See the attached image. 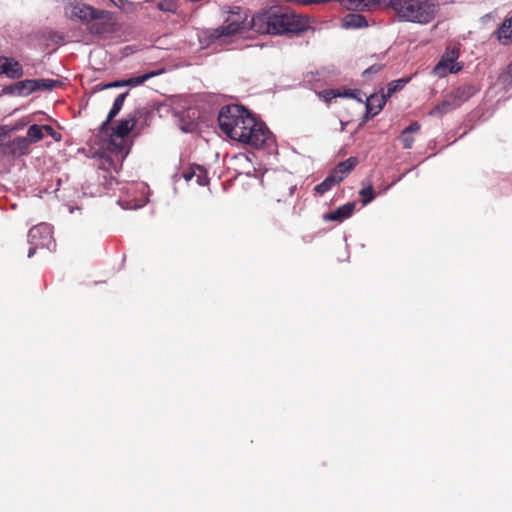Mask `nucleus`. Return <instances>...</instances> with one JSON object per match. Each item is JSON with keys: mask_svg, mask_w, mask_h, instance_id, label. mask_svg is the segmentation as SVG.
I'll return each instance as SVG.
<instances>
[{"mask_svg": "<svg viewBox=\"0 0 512 512\" xmlns=\"http://www.w3.org/2000/svg\"><path fill=\"white\" fill-rule=\"evenodd\" d=\"M221 131L232 140L248 144L256 149L270 147L273 136L263 122H258L247 109L239 105H227L218 114Z\"/></svg>", "mask_w": 512, "mask_h": 512, "instance_id": "obj_1", "label": "nucleus"}, {"mask_svg": "<svg viewBox=\"0 0 512 512\" xmlns=\"http://www.w3.org/2000/svg\"><path fill=\"white\" fill-rule=\"evenodd\" d=\"M251 27L259 33L299 34L308 28V23L289 7L272 6L254 15Z\"/></svg>", "mask_w": 512, "mask_h": 512, "instance_id": "obj_2", "label": "nucleus"}, {"mask_svg": "<svg viewBox=\"0 0 512 512\" xmlns=\"http://www.w3.org/2000/svg\"><path fill=\"white\" fill-rule=\"evenodd\" d=\"M65 15L71 20H80L88 25L92 35H103L114 32V14L107 10L96 9L84 3L70 4L65 7Z\"/></svg>", "mask_w": 512, "mask_h": 512, "instance_id": "obj_3", "label": "nucleus"}, {"mask_svg": "<svg viewBox=\"0 0 512 512\" xmlns=\"http://www.w3.org/2000/svg\"><path fill=\"white\" fill-rule=\"evenodd\" d=\"M383 6L391 9L401 22L428 24L437 13L432 0H383Z\"/></svg>", "mask_w": 512, "mask_h": 512, "instance_id": "obj_4", "label": "nucleus"}, {"mask_svg": "<svg viewBox=\"0 0 512 512\" xmlns=\"http://www.w3.org/2000/svg\"><path fill=\"white\" fill-rule=\"evenodd\" d=\"M117 184L113 173L103 167L97 168L91 173L82 185L84 194L91 197H99L112 189Z\"/></svg>", "mask_w": 512, "mask_h": 512, "instance_id": "obj_5", "label": "nucleus"}, {"mask_svg": "<svg viewBox=\"0 0 512 512\" xmlns=\"http://www.w3.org/2000/svg\"><path fill=\"white\" fill-rule=\"evenodd\" d=\"M245 19L246 17L240 13H231L221 26L207 30L205 37L209 42H225L227 39L242 33L246 29Z\"/></svg>", "mask_w": 512, "mask_h": 512, "instance_id": "obj_6", "label": "nucleus"}, {"mask_svg": "<svg viewBox=\"0 0 512 512\" xmlns=\"http://www.w3.org/2000/svg\"><path fill=\"white\" fill-rule=\"evenodd\" d=\"M459 57V50L456 47H447L439 62L433 68V74L439 78L445 77L448 73H457L463 65L456 62Z\"/></svg>", "mask_w": 512, "mask_h": 512, "instance_id": "obj_7", "label": "nucleus"}, {"mask_svg": "<svg viewBox=\"0 0 512 512\" xmlns=\"http://www.w3.org/2000/svg\"><path fill=\"white\" fill-rule=\"evenodd\" d=\"M31 141L26 137H16L8 143L0 145V154L18 158L29 153Z\"/></svg>", "mask_w": 512, "mask_h": 512, "instance_id": "obj_8", "label": "nucleus"}, {"mask_svg": "<svg viewBox=\"0 0 512 512\" xmlns=\"http://www.w3.org/2000/svg\"><path fill=\"white\" fill-rule=\"evenodd\" d=\"M183 178L189 182L195 178V181L200 186H206L209 184V178L207 170L200 165H190L183 171Z\"/></svg>", "mask_w": 512, "mask_h": 512, "instance_id": "obj_9", "label": "nucleus"}, {"mask_svg": "<svg viewBox=\"0 0 512 512\" xmlns=\"http://www.w3.org/2000/svg\"><path fill=\"white\" fill-rule=\"evenodd\" d=\"M355 207L356 205L354 202H348L339 206L336 210L324 214L323 218L325 221L342 222L352 216Z\"/></svg>", "mask_w": 512, "mask_h": 512, "instance_id": "obj_10", "label": "nucleus"}, {"mask_svg": "<svg viewBox=\"0 0 512 512\" xmlns=\"http://www.w3.org/2000/svg\"><path fill=\"white\" fill-rule=\"evenodd\" d=\"M387 101L386 96L382 95H371L366 101V116L365 120L376 116L384 107Z\"/></svg>", "mask_w": 512, "mask_h": 512, "instance_id": "obj_11", "label": "nucleus"}, {"mask_svg": "<svg viewBox=\"0 0 512 512\" xmlns=\"http://www.w3.org/2000/svg\"><path fill=\"white\" fill-rule=\"evenodd\" d=\"M340 4L348 10L364 11L371 10L378 5L383 6V0H341Z\"/></svg>", "mask_w": 512, "mask_h": 512, "instance_id": "obj_12", "label": "nucleus"}, {"mask_svg": "<svg viewBox=\"0 0 512 512\" xmlns=\"http://www.w3.org/2000/svg\"><path fill=\"white\" fill-rule=\"evenodd\" d=\"M358 159L356 157H349L345 161L338 163L335 168L331 171L333 175L340 182L356 167Z\"/></svg>", "mask_w": 512, "mask_h": 512, "instance_id": "obj_13", "label": "nucleus"}, {"mask_svg": "<svg viewBox=\"0 0 512 512\" xmlns=\"http://www.w3.org/2000/svg\"><path fill=\"white\" fill-rule=\"evenodd\" d=\"M459 106L454 101L452 96L448 93L444 96L443 100L435 105L430 111V116L444 115L450 111L457 109Z\"/></svg>", "mask_w": 512, "mask_h": 512, "instance_id": "obj_14", "label": "nucleus"}, {"mask_svg": "<svg viewBox=\"0 0 512 512\" xmlns=\"http://www.w3.org/2000/svg\"><path fill=\"white\" fill-rule=\"evenodd\" d=\"M476 93V89L472 85H461L454 90H452L449 94L452 96L454 101L460 107L464 102L470 99Z\"/></svg>", "mask_w": 512, "mask_h": 512, "instance_id": "obj_15", "label": "nucleus"}, {"mask_svg": "<svg viewBox=\"0 0 512 512\" xmlns=\"http://www.w3.org/2000/svg\"><path fill=\"white\" fill-rule=\"evenodd\" d=\"M421 125L414 121L409 126H407L400 134V141L404 149H411L415 142L413 134H416L420 131Z\"/></svg>", "mask_w": 512, "mask_h": 512, "instance_id": "obj_16", "label": "nucleus"}, {"mask_svg": "<svg viewBox=\"0 0 512 512\" xmlns=\"http://www.w3.org/2000/svg\"><path fill=\"white\" fill-rule=\"evenodd\" d=\"M495 35L502 45L512 44V16L503 21L501 26L495 31Z\"/></svg>", "mask_w": 512, "mask_h": 512, "instance_id": "obj_17", "label": "nucleus"}, {"mask_svg": "<svg viewBox=\"0 0 512 512\" xmlns=\"http://www.w3.org/2000/svg\"><path fill=\"white\" fill-rule=\"evenodd\" d=\"M368 22L362 14L350 13L343 17L342 27L346 29H357L367 27Z\"/></svg>", "mask_w": 512, "mask_h": 512, "instance_id": "obj_18", "label": "nucleus"}, {"mask_svg": "<svg viewBox=\"0 0 512 512\" xmlns=\"http://www.w3.org/2000/svg\"><path fill=\"white\" fill-rule=\"evenodd\" d=\"M137 122L136 115H130L128 118L121 120L114 129V135L120 138L127 136L135 127Z\"/></svg>", "mask_w": 512, "mask_h": 512, "instance_id": "obj_19", "label": "nucleus"}, {"mask_svg": "<svg viewBox=\"0 0 512 512\" xmlns=\"http://www.w3.org/2000/svg\"><path fill=\"white\" fill-rule=\"evenodd\" d=\"M318 97L326 103H330L333 99L337 97H349L356 98L355 91L345 90L340 92L338 89H326L318 92Z\"/></svg>", "mask_w": 512, "mask_h": 512, "instance_id": "obj_20", "label": "nucleus"}, {"mask_svg": "<svg viewBox=\"0 0 512 512\" xmlns=\"http://www.w3.org/2000/svg\"><path fill=\"white\" fill-rule=\"evenodd\" d=\"M37 82L34 79H26L15 83L9 87L11 90H15L19 96H28L32 92L37 90Z\"/></svg>", "mask_w": 512, "mask_h": 512, "instance_id": "obj_21", "label": "nucleus"}, {"mask_svg": "<svg viewBox=\"0 0 512 512\" xmlns=\"http://www.w3.org/2000/svg\"><path fill=\"white\" fill-rule=\"evenodd\" d=\"M5 74L7 77L11 79H19L23 76V67L22 65L13 58H8V64H6Z\"/></svg>", "mask_w": 512, "mask_h": 512, "instance_id": "obj_22", "label": "nucleus"}, {"mask_svg": "<svg viewBox=\"0 0 512 512\" xmlns=\"http://www.w3.org/2000/svg\"><path fill=\"white\" fill-rule=\"evenodd\" d=\"M331 172L329 175L319 184H317L314 188L315 192L322 195L329 191L335 184L340 183L339 180Z\"/></svg>", "mask_w": 512, "mask_h": 512, "instance_id": "obj_23", "label": "nucleus"}, {"mask_svg": "<svg viewBox=\"0 0 512 512\" xmlns=\"http://www.w3.org/2000/svg\"><path fill=\"white\" fill-rule=\"evenodd\" d=\"M359 195L361 196V202L364 206L371 203L375 199L376 194L371 182H363V186L359 190Z\"/></svg>", "mask_w": 512, "mask_h": 512, "instance_id": "obj_24", "label": "nucleus"}, {"mask_svg": "<svg viewBox=\"0 0 512 512\" xmlns=\"http://www.w3.org/2000/svg\"><path fill=\"white\" fill-rule=\"evenodd\" d=\"M410 81V77L394 80L387 85L386 93H383L386 98H390L394 93L402 90L405 85Z\"/></svg>", "mask_w": 512, "mask_h": 512, "instance_id": "obj_25", "label": "nucleus"}, {"mask_svg": "<svg viewBox=\"0 0 512 512\" xmlns=\"http://www.w3.org/2000/svg\"><path fill=\"white\" fill-rule=\"evenodd\" d=\"M31 143H36L44 138V125L33 124L27 130V137Z\"/></svg>", "mask_w": 512, "mask_h": 512, "instance_id": "obj_26", "label": "nucleus"}, {"mask_svg": "<svg viewBox=\"0 0 512 512\" xmlns=\"http://www.w3.org/2000/svg\"><path fill=\"white\" fill-rule=\"evenodd\" d=\"M128 94H129V92L126 91L124 93L119 94L116 97V99L114 100V103L112 105V108L110 109V111L108 113L109 120H113L118 115V113L120 112V110L123 107L124 101H125L126 97L128 96Z\"/></svg>", "mask_w": 512, "mask_h": 512, "instance_id": "obj_27", "label": "nucleus"}, {"mask_svg": "<svg viewBox=\"0 0 512 512\" xmlns=\"http://www.w3.org/2000/svg\"><path fill=\"white\" fill-rule=\"evenodd\" d=\"M160 72H149L144 75H140L137 77H131L129 79L123 80L124 86H138L143 84L145 81L149 80L150 78L158 75Z\"/></svg>", "mask_w": 512, "mask_h": 512, "instance_id": "obj_28", "label": "nucleus"}, {"mask_svg": "<svg viewBox=\"0 0 512 512\" xmlns=\"http://www.w3.org/2000/svg\"><path fill=\"white\" fill-rule=\"evenodd\" d=\"M158 8L164 12L175 13L178 9L177 0H160L157 4Z\"/></svg>", "mask_w": 512, "mask_h": 512, "instance_id": "obj_29", "label": "nucleus"}, {"mask_svg": "<svg viewBox=\"0 0 512 512\" xmlns=\"http://www.w3.org/2000/svg\"><path fill=\"white\" fill-rule=\"evenodd\" d=\"M37 82V90H51L55 87L57 81L52 79H34Z\"/></svg>", "mask_w": 512, "mask_h": 512, "instance_id": "obj_30", "label": "nucleus"}, {"mask_svg": "<svg viewBox=\"0 0 512 512\" xmlns=\"http://www.w3.org/2000/svg\"><path fill=\"white\" fill-rule=\"evenodd\" d=\"M382 68H383L382 64H373L363 71L362 76L366 80H370L373 77V75L380 72L382 70Z\"/></svg>", "mask_w": 512, "mask_h": 512, "instance_id": "obj_31", "label": "nucleus"}, {"mask_svg": "<svg viewBox=\"0 0 512 512\" xmlns=\"http://www.w3.org/2000/svg\"><path fill=\"white\" fill-rule=\"evenodd\" d=\"M44 132L51 136L56 142H60L62 140V135L55 131L50 125H44Z\"/></svg>", "mask_w": 512, "mask_h": 512, "instance_id": "obj_32", "label": "nucleus"}, {"mask_svg": "<svg viewBox=\"0 0 512 512\" xmlns=\"http://www.w3.org/2000/svg\"><path fill=\"white\" fill-rule=\"evenodd\" d=\"M124 86V83H123V80H117V81H113V82H110V83H106L104 85L105 88H119V87H123Z\"/></svg>", "mask_w": 512, "mask_h": 512, "instance_id": "obj_33", "label": "nucleus"}, {"mask_svg": "<svg viewBox=\"0 0 512 512\" xmlns=\"http://www.w3.org/2000/svg\"><path fill=\"white\" fill-rule=\"evenodd\" d=\"M6 64H8V57L0 56V74L7 72Z\"/></svg>", "mask_w": 512, "mask_h": 512, "instance_id": "obj_34", "label": "nucleus"}, {"mask_svg": "<svg viewBox=\"0 0 512 512\" xmlns=\"http://www.w3.org/2000/svg\"><path fill=\"white\" fill-rule=\"evenodd\" d=\"M111 121H112V120H109V115H107L106 120H105V121L101 124V126H100V131H101V132L106 131V130L108 129L109 124H110V122H111Z\"/></svg>", "mask_w": 512, "mask_h": 512, "instance_id": "obj_35", "label": "nucleus"}, {"mask_svg": "<svg viewBox=\"0 0 512 512\" xmlns=\"http://www.w3.org/2000/svg\"><path fill=\"white\" fill-rule=\"evenodd\" d=\"M7 126H0V141L8 134Z\"/></svg>", "mask_w": 512, "mask_h": 512, "instance_id": "obj_36", "label": "nucleus"}, {"mask_svg": "<svg viewBox=\"0 0 512 512\" xmlns=\"http://www.w3.org/2000/svg\"><path fill=\"white\" fill-rule=\"evenodd\" d=\"M26 124H27V122L17 123L16 125H14L12 128H10V129H8V130H9V132H10V131L20 130V129H22Z\"/></svg>", "mask_w": 512, "mask_h": 512, "instance_id": "obj_37", "label": "nucleus"}, {"mask_svg": "<svg viewBox=\"0 0 512 512\" xmlns=\"http://www.w3.org/2000/svg\"><path fill=\"white\" fill-rule=\"evenodd\" d=\"M105 84L103 83H99V84H96L94 87H93V91L94 92H97V91H102V90H106L107 88L104 87Z\"/></svg>", "mask_w": 512, "mask_h": 512, "instance_id": "obj_38", "label": "nucleus"}, {"mask_svg": "<svg viewBox=\"0 0 512 512\" xmlns=\"http://www.w3.org/2000/svg\"><path fill=\"white\" fill-rule=\"evenodd\" d=\"M506 75L510 79V81L512 82V62L507 67Z\"/></svg>", "mask_w": 512, "mask_h": 512, "instance_id": "obj_39", "label": "nucleus"}, {"mask_svg": "<svg viewBox=\"0 0 512 512\" xmlns=\"http://www.w3.org/2000/svg\"><path fill=\"white\" fill-rule=\"evenodd\" d=\"M294 189H295V186H291L288 188L289 190V196H292L293 192H294Z\"/></svg>", "mask_w": 512, "mask_h": 512, "instance_id": "obj_40", "label": "nucleus"}, {"mask_svg": "<svg viewBox=\"0 0 512 512\" xmlns=\"http://www.w3.org/2000/svg\"><path fill=\"white\" fill-rule=\"evenodd\" d=\"M114 4L118 5V3H121L123 0H110Z\"/></svg>", "mask_w": 512, "mask_h": 512, "instance_id": "obj_41", "label": "nucleus"}, {"mask_svg": "<svg viewBox=\"0 0 512 512\" xmlns=\"http://www.w3.org/2000/svg\"><path fill=\"white\" fill-rule=\"evenodd\" d=\"M34 231H35V229H34V228H33V229H31V230H30V234H33V233H34Z\"/></svg>", "mask_w": 512, "mask_h": 512, "instance_id": "obj_42", "label": "nucleus"}]
</instances>
